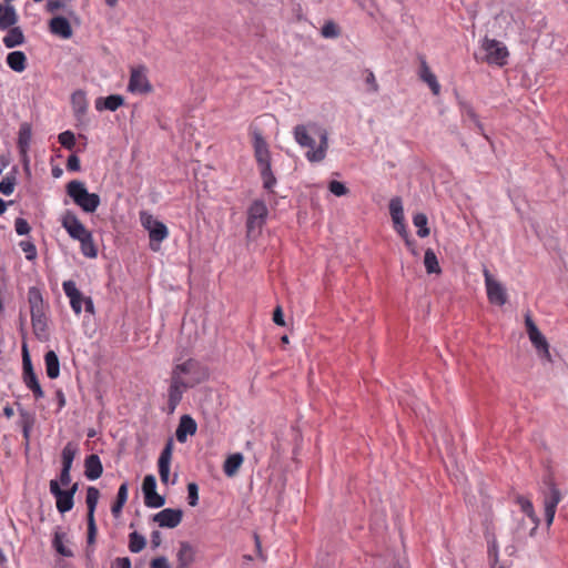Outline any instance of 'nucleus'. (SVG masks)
<instances>
[{"label": "nucleus", "mask_w": 568, "mask_h": 568, "mask_svg": "<svg viewBox=\"0 0 568 568\" xmlns=\"http://www.w3.org/2000/svg\"><path fill=\"white\" fill-rule=\"evenodd\" d=\"M152 84L148 78V69L144 65L131 68L128 91L133 94H146L152 91Z\"/></svg>", "instance_id": "f8f14e48"}, {"label": "nucleus", "mask_w": 568, "mask_h": 568, "mask_svg": "<svg viewBox=\"0 0 568 568\" xmlns=\"http://www.w3.org/2000/svg\"><path fill=\"white\" fill-rule=\"evenodd\" d=\"M182 518L183 511L174 508H165L153 516V520L161 528H175L181 524Z\"/></svg>", "instance_id": "dca6fc26"}, {"label": "nucleus", "mask_w": 568, "mask_h": 568, "mask_svg": "<svg viewBox=\"0 0 568 568\" xmlns=\"http://www.w3.org/2000/svg\"><path fill=\"white\" fill-rule=\"evenodd\" d=\"M100 491L95 487H88L85 503L88 507V544L93 545L97 537V525L94 519V511L99 501Z\"/></svg>", "instance_id": "ddd939ff"}, {"label": "nucleus", "mask_w": 568, "mask_h": 568, "mask_svg": "<svg viewBox=\"0 0 568 568\" xmlns=\"http://www.w3.org/2000/svg\"><path fill=\"white\" fill-rule=\"evenodd\" d=\"M525 323H526L528 335L531 333V329H538L537 326L535 325L534 321L529 316L526 317Z\"/></svg>", "instance_id": "0e129e2a"}, {"label": "nucleus", "mask_w": 568, "mask_h": 568, "mask_svg": "<svg viewBox=\"0 0 568 568\" xmlns=\"http://www.w3.org/2000/svg\"><path fill=\"white\" fill-rule=\"evenodd\" d=\"M207 369L194 358L175 363L169 378L166 413L173 414L181 403L183 394L207 379Z\"/></svg>", "instance_id": "f257e3e1"}, {"label": "nucleus", "mask_w": 568, "mask_h": 568, "mask_svg": "<svg viewBox=\"0 0 568 568\" xmlns=\"http://www.w3.org/2000/svg\"><path fill=\"white\" fill-rule=\"evenodd\" d=\"M187 500L189 505L194 507L199 501V487L195 483H190L187 485Z\"/></svg>", "instance_id": "49530a36"}, {"label": "nucleus", "mask_w": 568, "mask_h": 568, "mask_svg": "<svg viewBox=\"0 0 568 568\" xmlns=\"http://www.w3.org/2000/svg\"><path fill=\"white\" fill-rule=\"evenodd\" d=\"M20 247L26 254V258L32 261L37 257V248L36 245L30 241L20 242Z\"/></svg>", "instance_id": "a18cd8bd"}, {"label": "nucleus", "mask_w": 568, "mask_h": 568, "mask_svg": "<svg viewBox=\"0 0 568 568\" xmlns=\"http://www.w3.org/2000/svg\"><path fill=\"white\" fill-rule=\"evenodd\" d=\"M6 31L7 33L2 39V42L6 48L12 49L24 43L26 38L23 31L17 24L8 28Z\"/></svg>", "instance_id": "b1692460"}, {"label": "nucleus", "mask_w": 568, "mask_h": 568, "mask_svg": "<svg viewBox=\"0 0 568 568\" xmlns=\"http://www.w3.org/2000/svg\"><path fill=\"white\" fill-rule=\"evenodd\" d=\"M321 34L323 38L334 39L341 34V30L334 21L328 20V21H325V23L323 24V27L321 29Z\"/></svg>", "instance_id": "ea45409f"}, {"label": "nucleus", "mask_w": 568, "mask_h": 568, "mask_svg": "<svg viewBox=\"0 0 568 568\" xmlns=\"http://www.w3.org/2000/svg\"><path fill=\"white\" fill-rule=\"evenodd\" d=\"M19 16L16 8L9 3L0 2V31H4L18 23Z\"/></svg>", "instance_id": "aec40b11"}, {"label": "nucleus", "mask_w": 568, "mask_h": 568, "mask_svg": "<svg viewBox=\"0 0 568 568\" xmlns=\"http://www.w3.org/2000/svg\"><path fill=\"white\" fill-rule=\"evenodd\" d=\"M458 105L460 109L462 118L464 120L468 119V120L473 121L478 133L481 134L486 140H489L488 135L485 133L484 125L479 121V118H478L477 113L475 112L474 108L466 101H459Z\"/></svg>", "instance_id": "5701e85b"}, {"label": "nucleus", "mask_w": 568, "mask_h": 568, "mask_svg": "<svg viewBox=\"0 0 568 568\" xmlns=\"http://www.w3.org/2000/svg\"><path fill=\"white\" fill-rule=\"evenodd\" d=\"M243 455L240 453H235L230 455L224 464H223V471L227 477H233L237 474L240 467L243 464Z\"/></svg>", "instance_id": "c756f323"}, {"label": "nucleus", "mask_w": 568, "mask_h": 568, "mask_svg": "<svg viewBox=\"0 0 568 568\" xmlns=\"http://www.w3.org/2000/svg\"><path fill=\"white\" fill-rule=\"evenodd\" d=\"M268 214L267 206L264 201L255 200L247 210L246 232L247 236H256L261 233Z\"/></svg>", "instance_id": "1a4fd4ad"}, {"label": "nucleus", "mask_w": 568, "mask_h": 568, "mask_svg": "<svg viewBox=\"0 0 568 568\" xmlns=\"http://www.w3.org/2000/svg\"><path fill=\"white\" fill-rule=\"evenodd\" d=\"M14 229H16L17 234H19V235H27L31 230L28 221L22 217H18L14 221Z\"/></svg>", "instance_id": "8fccbe9b"}, {"label": "nucleus", "mask_w": 568, "mask_h": 568, "mask_svg": "<svg viewBox=\"0 0 568 568\" xmlns=\"http://www.w3.org/2000/svg\"><path fill=\"white\" fill-rule=\"evenodd\" d=\"M63 538H64V534L63 532L55 531L54 532V538H53V547L55 548V550L60 555L65 556V557H71L73 554H72V551L70 549H68L63 545Z\"/></svg>", "instance_id": "79ce46f5"}, {"label": "nucleus", "mask_w": 568, "mask_h": 568, "mask_svg": "<svg viewBox=\"0 0 568 568\" xmlns=\"http://www.w3.org/2000/svg\"><path fill=\"white\" fill-rule=\"evenodd\" d=\"M71 469L62 468L60 473V483L63 486H68L71 483Z\"/></svg>", "instance_id": "bf43d9fd"}, {"label": "nucleus", "mask_w": 568, "mask_h": 568, "mask_svg": "<svg viewBox=\"0 0 568 568\" xmlns=\"http://www.w3.org/2000/svg\"><path fill=\"white\" fill-rule=\"evenodd\" d=\"M45 372L49 378L55 379L60 375V362L54 351H48L44 355Z\"/></svg>", "instance_id": "cd10ccee"}, {"label": "nucleus", "mask_w": 568, "mask_h": 568, "mask_svg": "<svg viewBox=\"0 0 568 568\" xmlns=\"http://www.w3.org/2000/svg\"><path fill=\"white\" fill-rule=\"evenodd\" d=\"M58 139L60 144L68 150H72L75 145V136L71 131H64L60 133Z\"/></svg>", "instance_id": "37998d69"}, {"label": "nucleus", "mask_w": 568, "mask_h": 568, "mask_svg": "<svg viewBox=\"0 0 568 568\" xmlns=\"http://www.w3.org/2000/svg\"><path fill=\"white\" fill-rule=\"evenodd\" d=\"M22 379L24 385L32 392L36 399L44 397V392L34 373L29 349L26 343L22 344Z\"/></svg>", "instance_id": "9b49d317"}, {"label": "nucleus", "mask_w": 568, "mask_h": 568, "mask_svg": "<svg viewBox=\"0 0 568 568\" xmlns=\"http://www.w3.org/2000/svg\"><path fill=\"white\" fill-rule=\"evenodd\" d=\"M295 141L303 148H308L305 156L310 162H321L326 156L328 140L326 131L320 132V145L315 148V140L310 135L307 128L298 124L294 129Z\"/></svg>", "instance_id": "39448f33"}, {"label": "nucleus", "mask_w": 568, "mask_h": 568, "mask_svg": "<svg viewBox=\"0 0 568 568\" xmlns=\"http://www.w3.org/2000/svg\"><path fill=\"white\" fill-rule=\"evenodd\" d=\"M427 216L424 213H417L413 217V223L417 227V235L419 237H426L429 235V229L427 227Z\"/></svg>", "instance_id": "58836bf2"}, {"label": "nucleus", "mask_w": 568, "mask_h": 568, "mask_svg": "<svg viewBox=\"0 0 568 568\" xmlns=\"http://www.w3.org/2000/svg\"><path fill=\"white\" fill-rule=\"evenodd\" d=\"M365 82L369 85L372 92H374V93L378 92L379 85L376 81V78H375V74L373 73V71H371V70L366 71Z\"/></svg>", "instance_id": "3c124183"}, {"label": "nucleus", "mask_w": 568, "mask_h": 568, "mask_svg": "<svg viewBox=\"0 0 568 568\" xmlns=\"http://www.w3.org/2000/svg\"><path fill=\"white\" fill-rule=\"evenodd\" d=\"M16 178L14 176H4L0 181V193L3 195H11L14 191Z\"/></svg>", "instance_id": "c03bdc74"}, {"label": "nucleus", "mask_w": 568, "mask_h": 568, "mask_svg": "<svg viewBox=\"0 0 568 568\" xmlns=\"http://www.w3.org/2000/svg\"><path fill=\"white\" fill-rule=\"evenodd\" d=\"M328 190L336 196H343L348 192V189L342 182L335 180L329 182Z\"/></svg>", "instance_id": "de8ad7c7"}, {"label": "nucleus", "mask_w": 568, "mask_h": 568, "mask_svg": "<svg viewBox=\"0 0 568 568\" xmlns=\"http://www.w3.org/2000/svg\"><path fill=\"white\" fill-rule=\"evenodd\" d=\"M65 7V2L63 0H49L47 2V10L49 12H55Z\"/></svg>", "instance_id": "5fc2aeb1"}, {"label": "nucleus", "mask_w": 568, "mask_h": 568, "mask_svg": "<svg viewBox=\"0 0 568 568\" xmlns=\"http://www.w3.org/2000/svg\"><path fill=\"white\" fill-rule=\"evenodd\" d=\"M146 545L145 538L136 531L129 535V549L131 552H140Z\"/></svg>", "instance_id": "4c0bfd02"}, {"label": "nucleus", "mask_w": 568, "mask_h": 568, "mask_svg": "<svg viewBox=\"0 0 568 568\" xmlns=\"http://www.w3.org/2000/svg\"><path fill=\"white\" fill-rule=\"evenodd\" d=\"M49 30L52 34L59 36L62 39L72 37V28L70 22L64 17H54L49 22Z\"/></svg>", "instance_id": "412c9836"}, {"label": "nucleus", "mask_w": 568, "mask_h": 568, "mask_svg": "<svg viewBox=\"0 0 568 568\" xmlns=\"http://www.w3.org/2000/svg\"><path fill=\"white\" fill-rule=\"evenodd\" d=\"M547 490H542V504L545 509L546 524L550 527L554 523L558 504L562 500V494L557 487L552 477L544 480Z\"/></svg>", "instance_id": "6e6552de"}, {"label": "nucleus", "mask_w": 568, "mask_h": 568, "mask_svg": "<svg viewBox=\"0 0 568 568\" xmlns=\"http://www.w3.org/2000/svg\"><path fill=\"white\" fill-rule=\"evenodd\" d=\"M124 104V98L119 94H111L106 98H99L95 100V109L98 111L109 110L116 111L120 106Z\"/></svg>", "instance_id": "393cba45"}, {"label": "nucleus", "mask_w": 568, "mask_h": 568, "mask_svg": "<svg viewBox=\"0 0 568 568\" xmlns=\"http://www.w3.org/2000/svg\"><path fill=\"white\" fill-rule=\"evenodd\" d=\"M529 338L532 345L539 351L542 352V355L550 361L549 345L544 337V335L539 332V329H531L529 334Z\"/></svg>", "instance_id": "72a5a7b5"}, {"label": "nucleus", "mask_w": 568, "mask_h": 568, "mask_svg": "<svg viewBox=\"0 0 568 568\" xmlns=\"http://www.w3.org/2000/svg\"><path fill=\"white\" fill-rule=\"evenodd\" d=\"M103 466L100 457L95 454L89 455L84 460V475L89 480H95L101 477Z\"/></svg>", "instance_id": "4be33fe9"}, {"label": "nucleus", "mask_w": 568, "mask_h": 568, "mask_svg": "<svg viewBox=\"0 0 568 568\" xmlns=\"http://www.w3.org/2000/svg\"><path fill=\"white\" fill-rule=\"evenodd\" d=\"M78 448L73 443H68L61 454L62 468L71 469Z\"/></svg>", "instance_id": "c9c22d12"}, {"label": "nucleus", "mask_w": 568, "mask_h": 568, "mask_svg": "<svg viewBox=\"0 0 568 568\" xmlns=\"http://www.w3.org/2000/svg\"><path fill=\"white\" fill-rule=\"evenodd\" d=\"M197 430L196 422L190 415H183L180 418L178 428L175 430V437L179 443H185L187 440V436L195 435Z\"/></svg>", "instance_id": "6ab92c4d"}, {"label": "nucleus", "mask_w": 568, "mask_h": 568, "mask_svg": "<svg viewBox=\"0 0 568 568\" xmlns=\"http://www.w3.org/2000/svg\"><path fill=\"white\" fill-rule=\"evenodd\" d=\"M480 50L485 53L481 60L488 64L504 67L508 62L509 51L501 41L485 37Z\"/></svg>", "instance_id": "0eeeda50"}, {"label": "nucleus", "mask_w": 568, "mask_h": 568, "mask_svg": "<svg viewBox=\"0 0 568 568\" xmlns=\"http://www.w3.org/2000/svg\"><path fill=\"white\" fill-rule=\"evenodd\" d=\"M67 169L71 172H77L81 169L80 159L75 154H71L67 161Z\"/></svg>", "instance_id": "603ef678"}, {"label": "nucleus", "mask_w": 568, "mask_h": 568, "mask_svg": "<svg viewBox=\"0 0 568 568\" xmlns=\"http://www.w3.org/2000/svg\"><path fill=\"white\" fill-rule=\"evenodd\" d=\"M57 398H58L59 408L64 407L65 406V397L61 389H59L57 392Z\"/></svg>", "instance_id": "69168bd1"}, {"label": "nucleus", "mask_w": 568, "mask_h": 568, "mask_svg": "<svg viewBox=\"0 0 568 568\" xmlns=\"http://www.w3.org/2000/svg\"><path fill=\"white\" fill-rule=\"evenodd\" d=\"M424 264L427 273H440V267L436 254L432 248H427L424 256Z\"/></svg>", "instance_id": "e433bc0d"}, {"label": "nucleus", "mask_w": 568, "mask_h": 568, "mask_svg": "<svg viewBox=\"0 0 568 568\" xmlns=\"http://www.w3.org/2000/svg\"><path fill=\"white\" fill-rule=\"evenodd\" d=\"M84 307H85V312L90 313V314H94V304H93V301L91 297L87 296L85 301H84Z\"/></svg>", "instance_id": "e2e57ef3"}, {"label": "nucleus", "mask_w": 568, "mask_h": 568, "mask_svg": "<svg viewBox=\"0 0 568 568\" xmlns=\"http://www.w3.org/2000/svg\"><path fill=\"white\" fill-rule=\"evenodd\" d=\"M3 414H4V416H6L7 418H11V417L13 416V414H14V413H13L12 407H10V406H6V407L3 408Z\"/></svg>", "instance_id": "774afa93"}, {"label": "nucleus", "mask_w": 568, "mask_h": 568, "mask_svg": "<svg viewBox=\"0 0 568 568\" xmlns=\"http://www.w3.org/2000/svg\"><path fill=\"white\" fill-rule=\"evenodd\" d=\"M62 288L70 301L72 311L75 315H80L82 312V304H84L87 296H83V294L78 290L75 282L71 280L64 281L62 283Z\"/></svg>", "instance_id": "f3484780"}, {"label": "nucleus", "mask_w": 568, "mask_h": 568, "mask_svg": "<svg viewBox=\"0 0 568 568\" xmlns=\"http://www.w3.org/2000/svg\"><path fill=\"white\" fill-rule=\"evenodd\" d=\"M156 480L153 475H146L142 483L143 494L156 491Z\"/></svg>", "instance_id": "09e8293b"}, {"label": "nucleus", "mask_w": 568, "mask_h": 568, "mask_svg": "<svg viewBox=\"0 0 568 568\" xmlns=\"http://www.w3.org/2000/svg\"><path fill=\"white\" fill-rule=\"evenodd\" d=\"M484 277L488 301L491 304L504 305L507 302V294L504 286L493 277L487 268L484 270Z\"/></svg>", "instance_id": "4468645a"}, {"label": "nucleus", "mask_w": 568, "mask_h": 568, "mask_svg": "<svg viewBox=\"0 0 568 568\" xmlns=\"http://www.w3.org/2000/svg\"><path fill=\"white\" fill-rule=\"evenodd\" d=\"M273 321L276 325L284 326V314L281 306H277L273 312Z\"/></svg>", "instance_id": "13d9d810"}, {"label": "nucleus", "mask_w": 568, "mask_h": 568, "mask_svg": "<svg viewBox=\"0 0 568 568\" xmlns=\"http://www.w3.org/2000/svg\"><path fill=\"white\" fill-rule=\"evenodd\" d=\"M389 213L394 225H399L404 230V210L400 197H394L389 202Z\"/></svg>", "instance_id": "473e14b6"}, {"label": "nucleus", "mask_w": 568, "mask_h": 568, "mask_svg": "<svg viewBox=\"0 0 568 568\" xmlns=\"http://www.w3.org/2000/svg\"><path fill=\"white\" fill-rule=\"evenodd\" d=\"M60 222L68 235L80 243L81 253L85 257L95 258L98 256L92 232L85 227L73 211L65 210L60 217Z\"/></svg>", "instance_id": "f03ea898"}, {"label": "nucleus", "mask_w": 568, "mask_h": 568, "mask_svg": "<svg viewBox=\"0 0 568 568\" xmlns=\"http://www.w3.org/2000/svg\"><path fill=\"white\" fill-rule=\"evenodd\" d=\"M141 223L149 231L150 248L158 252L161 242L169 236L166 225L145 212L141 213Z\"/></svg>", "instance_id": "9d476101"}, {"label": "nucleus", "mask_w": 568, "mask_h": 568, "mask_svg": "<svg viewBox=\"0 0 568 568\" xmlns=\"http://www.w3.org/2000/svg\"><path fill=\"white\" fill-rule=\"evenodd\" d=\"M128 494H129L128 484H126V483H123V484L119 487L118 495H116V500H118V501H120V503L125 504V503H126V500H128Z\"/></svg>", "instance_id": "6e6d98bb"}, {"label": "nucleus", "mask_w": 568, "mask_h": 568, "mask_svg": "<svg viewBox=\"0 0 568 568\" xmlns=\"http://www.w3.org/2000/svg\"><path fill=\"white\" fill-rule=\"evenodd\" d=\"M124 505H125V504L120 503V501H118V500H115V501L113 503V505H112V507H111V513H112V515H113L115 518L120 516V514L122 513V509H123V506H124Z\"/></svg>", "instance_id": "052dcab7"}, {"label": "nucleus", "mask_w": 568, "mask_h": 568, "mask_svg": "<svg viewBox=\"0 0 568 568\" xmlns=\"http://www.w3.org/2000/svg\"><path fill=\"white\" fill-rule=\"evenodd\" d=\"M32 139V130L29 123H22L18 133V148L20 153L26 154L29 150Z\"/></svg>", "instance_id": "7c9ffc66"}, {"label": "nucleus", "mask_w": 568, "mask_h": 568, "mask_svg": "<svg viewBox=\"0 0 568 568\" xmlns=\"http://www.w3.org/2000/svg\"><path fill=\"white\" fill-rule=\"evenodd\" d=\"M151 568H171L165 557H156L151 560Z\"/></svg>", "instance_id": "4d7b16f0"}, {"label": "nucleus", "mask_w": 568, "mask_h": 568, "mask_svg": "<svg viewBox=\"0 0 568 568\" xmlns=\"http://www.w3.org/2000/svg\"><path fill=\"white\" fill-rule=\"evenodd\" d=\"M253 148L254 158L256 160L257 169L263 182V187L268 192H273L277 181L272 171L268 144L261 133L254 134Z\"/></svg>", "instance_id": "20e7f679"}, {"label": "nucleus", "mask_w": 568, "mask_h": 568, "mask_svg": "<svg viewBox=\"0 0 568 568\" xmlns=\"http://www.w3.org/2000/svg\"><path fill=\"white\" fill-rule=\"evenodd\" d=\"M516 503L520 506L521 511L525 513L526 516L532 521L534 529H536L539 526L540 520L535 511L534 505L530 501V499L524 496H518L516 498Z\"/></svg>", "instance_id": "2f4dec72"}, {"label": "nucleus", "mask_w": 568, "mask_h": 568, "mask_svg": "<svg viewBox=\"0 0 568 568\" xmlns=\"http://www.w3.org/2000/svg\"><path fill=\"white\" fill-rule=\"evenodd\" d=\"M144 504L150 508H160L165 504V499L156 491L148 493L144 495Z\"/></svg>", "instance_id": "a19ab883"}, {"label": "nucleus", "mask_w": 568, "mask_h": 568, "mask_svg": "<svg viewBox=\"0 0 568 568\" xmlns=\"http://www.w3.org/2000/svg\"><path fill=\"white\" fill-rule=\"evenodd\" d=\"M50 493L55 498L57 509L61 513H68L73 508V497L72 493H68L67 490H62L57 480L52 479L50 481Z\"/></svg>", "instance_id": "2eb2a0df"}, {"label": "nucleus", "mask_w": 568, "mask_h": 568, "mask_svg": "<svg viewBox=\"0 0 568 568\" xmlns=\"http://www.w3.org/2000/svg\"><path fill=\"white\" fill-rule=\"evenodd\" d=\"M7 64L16 72H23L27 68V57L22 51H12L7 55Z\"/></svg>", "instance_id": "c85d7f7f"}, {"label": "nucleus", "mask_w": 568, "mask_h": 568, "mask_svg": "<svg viewBox=\"0 0 568 568\" xmlns=\"http://www.w3.org/2000/svg\"><path fill=\"white\" fill-rule=\"evenodd\" d=\"M254 541H255V547H256L258 556H262V545H261L260 536L257 534H254Z\"/></svg>", "instance_id": "338daca9"}, {"label": "nucleus", "mask_w": 568, "mask_h": 568, "mask_svg": "<svg viewBox=\"0 0 568 568\" xmlns=\"http://www.w3.org/2000/svg\"><path fill=\"white\" fill-rule=\"evenodd\" d=\"M419 77L424 82L428 84L435 95L439 94L440 84L438 83L436 75L430 71L427 62L424 59L420 62Z\"/></svg>", "instance_id": "a878e982"}, {"label": "nucleus", "mask_w": 568, "mask_h": 568, "mask_svg": "<svg viewBox=\"0 0 568 568\" xmlns=\"http://www.w3.org/2000/svg\"><path fill=\"white\" fill-rule=\"evenodd\" d=\"M162 538L161 532L158 530L152 531L151 534V544L154 548L159 547L161 545Z\"/></svg>", "instance_id": "680f3d73"}, {"label": "nucleus", "mask_w": 568, "mask_h": 568, "mask_svg": "<svg viewBox=\"0 0 568 568\" xmlns=\"http://www.w3.org/2000/svg\"><path fill=\"white\" fill-rule=\"evenodd\" d=\"M28 302L30 305L31 325L36 337L40 341L48 339V305L43 301L41 291L31 286L28 290Z\"/></svg>", "instance_id": "7ed1b4c3"}, {"label": "nucleus", "mask_w": 568, "mask_h": 568, "mask_svg": "<svg viewBox=\"0 0 568 568\" xmlns=\"http://www.w3.org/2000/svg\"><path fill=\"white\" fill-rule=\"evenodd\" d=\"M172 453H173V440L169 439L168 443L165 444L163 450L161 452L159 460H158L160 479L164 485H166L169 483Z\"/></svg>", "instance_id": "a211bd4d"}, {"label": "nucleus", "mask_w": 568, "mask_h": 568, "mask_svg": "<svg viewBox=\"0 0 568 568\" xmlns=\"http://www.w3.org/2000/svg\"><path fill=\"white\" fill-rule=\"evenodd\" d=\"M65 191L74 204L85 213L95 212L100 205V196L97 193H90L82 181H70L65 186Z\"/></svg>", "instance_id": "423d86ee"}, {"label": "nucleus", "mask_w": 568, "mask_h": 568, "mask_svg": "<svg viewBox=\"0 0 568 568\" xmlns=\"http://www.w3.org/2000/svg\"><path fill=\"white\" fill-rule=\"evenodd\" d=\"M111 568H131V560L129 557H119L112 561Z\"/></svg>", "instance_id": "864d4df0"}, {"label": "nucleus", "mask_w": 568, "mask_h": 568, "mask_svg": "<svg viewBox=\"0 0 568 568\" xmlns=\"http://www.w3.org/2000/svg\"><path fill=\"white\" fill-rule=\"evenodd\" d=\"M71 104L77 116L83 115L88 109L85 93L81 90L73 92L71 95Z\"/></svg>", "instance_id": "f704fd0d"}, {"label": "nucleus", "mask_w": 568, "mask_h": 568, "mask_svg": "<svg viewBox=\"0 0 568 568\" xmlns=\"http://www.w3.org/2000/svg\"><path fill=\"white\" fill-rule=\"evenodd\" d=\"M176 559V568H190L194 561V550L192 546L187 542H181Z\"/></svg>", "instance_id": "bb28decb"}]
</instances>
